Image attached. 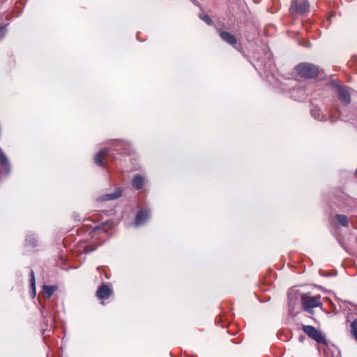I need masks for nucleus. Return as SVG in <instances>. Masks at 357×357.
Returning a JSON list of instances; mask_svg holds the SVG:
<instances>
[{
    "label": "nucleus",
    "instance_id": "0eeeda50",
    "mask_svg": "<svg viewBox=\"0 0 357 357\" xmlns=\"http://www.w3.org/2000/svg\"><path fill=\"white\" fill-rule=\"evenodd\" d=\"M149 218V213L146 210H141L139 211L135 218V225L139 226L146 222V220Z\"/></svg>",
    "mask_w": 357,
    "mask_h": 357
},
{
    "label": "nucleus",
    "instance_id": "6ab92c4d",
    "mask_svg": "<svg viewBox=\"0 0 357 357\" xmlns=\"http://www.w3.org/2000/svg\"><path fill=\"white\" fill-rule=\"evenodd\" d=\"M31 282L32 286L35 285V276L33 271L31 272Z\"/></svg>",
    "mask_w": 357,
    "mask_h": 357
},
{
    "label": "nucleus",
    "instance_id": "39448f33",
    "mask_svg": "<svg viewBox=\"0 0 357 357\" xmlns=\"http://www.w3.org/2000/svg\"><path fill=\"white\" fill-rule=\"evenodd\" d=\"M112 294V289L108 284H102L99 287L96 296L100 300H105L109 298Z\"/></svg>",
    "mask_w": 357,
    "mask_h": 357
},
{
    "label": "nucleus",
    "instance_id": "7ed1b4c3",
    "mask_svg": "<svg viewBox=\"0 0 357 357\" xmlns=\"http://www.w3.org/2000/svg\"><path fill=\"white\" fill-rule=\"evenodd\" d=\"M303 332L310 338L314 340L319 343H325L326 340L322 333L317 330L314 326L309 325H303L302 327Z\"/></svg>",
    "mask_w": 357,
    "mask_h": 357
},
{
    "label": "nucleus",
    "instance_id": "4468645a",
    "mask_svg": "<svg viewBox=\"0 0 357 357\" xmlns=\"http://www.w3.org/2000/svg\"><path fill=\"white\" fill-rule=\"evenodd\" d=\"M337 221L338 223L344 227H347L349 225L348 218L344 215H337L335 216Z\"/></svg>",
    "mask_w": 357,
    "mask_h": 357
},
{
    "label": "nucleus",
    "instance_id": "1a4fd4ad",
    "mask_svg": "<svg viewBox=\"0 0 357 357\" xmlns=\"http://www.w3.org/2000/svg\"><path fill=\"white\" fill-rule=\"evenodd\" d=\"M114 226L113 222L105 221L100 225L95 226L91 231V234H95L96 232L99 231H102L105 232L108 229H111Z\"/></svg>",
    "mask_w": 357,
    "mask_h": 357
},
{
    "label": "nucleus",
    "instance_id": "a211bd4d",
    "mask_svg": "<svg viewBox=\"0 0 357 357\" xmlns=\"http://www.w3.org/2000/svg\"><path fill=\"white\" fill-rule=\"evenodd\" d=\"M200 18L208 25H211L213 24V21L207 15H200Z\"/></svg>",
    "mask_w": 357,
    "mask_h": 357
},
{
    "label": "nucleus",
    "instance_id": "f03ea898",
    "mask_svg": "<svg viewBox=\"0 0 357 357\" xmlns=\"http://www.w3.org/2000/svg\"><path fill=\"white\" fill-rule=\"evenodd\" d=\"M295 70L298 75L305 78H314L319 72L317 66L309 63H300L296 66Z\"/></svg>",
    "mask_w": 357,
    "mask_h": 357
},
{
    "label": "nucleus",
    "instance_id": "2eb2a0df",
    "mask_svg": "<svg viewBox=\"0 0 357 357\" xmlns=\"http://www.w3.org/2000/svg\"><path fill=\"white\" fill-rule=\"evenodd\" d=\"M0 163L5 167V169L9 168V162L6 156V155L3 153L2 150L0 149Z\"/></svg>",
    "mask_w": 357,
    "mask_h": 357
},
{
    "label": "nucleus",
    "instance_id": "f8f14e48",
    "mask_svg": "<svg viewBox=\"0 0 357 357\" xmlns=\"http://www.w3.org/2000/svg\"><path fill=\"white\" fill-rule=\"evenodd\" d=\"M56 289V287H54V286H44L43 287V294H44V296L47 298H50L54 291Z\"/></svg>",
    "mask_w": 357,
    "mask_h": 357
},
{
    "label": "nucleus",
    "instance_id": "dca6fc26",
    "mask_svg": "<svg viewBox=\"0 0 357 357\" xmlns=\"http://www.w3.org/2000/svg\"><path fill=\"white\" fill-rule=\"evenodd\" d=\"M127 146V144L123 141H117L116 142V145L114 148V150L119 152V153H123V150L120 147H126Z\"/></svg>",
    "mask_w": 357,
    "mask_h": 357
},
{
    "label": "nucleus",
    "instance_id": "9b49d317",
    "mask_svg": "<svg viewBox=\"0 0 357 357\" xmlns=\"http://www.w3.org/2000/svg\"><path fill=\"white\" fill-rule=\"evenodd\" d=\"M132 186L137 189V190H139V189H141L142 187H143V185H144V178L139 175V174H137L134 176V178H132Z\"/></svg>",
    "mask_w": 357,
    "mask_h": 357
},
{
    "label": "nucleus",
    "instance_id": "f257e3e1",
    "mask_svg": "<svg viewBox=\"0 0 357 357\" xmlns=\"http://www.w3.org/2000/svg\"><path fill=\"white\" fill-rule=\"evenodd\" d=\"M301 302L304 311L312 314V310L319 307L321 305L319 296H312L310 293H307L301 296Z\"/></svg>",
    "mask_w": 357,
    "mask_h": 357
},
{
    "label": "nucleus",
    "instance_id": "423d86ee",
    "mask_svg": "<svg viewBox=\"0 0 357 357\" xmlns=\"http://www.w3.org/2000/svg\"><path fill=\"white\" fill-rule=\"evenodd\" d=\"M218 33L220 38L227 44L235 45L237 43L236 38L231 33L222 30H218Z\"/></svg>",
    "mask_w": 357,
    "mask_h": 357
},
{
    "label": "nucleus",
    "instance_id": "6e6552de",
    "mask_svg": "<svg viewBox=\"0 0 357 357\" xmlns=\"http://www.w3.org/2000/svg\"><path fill=\"white\" fill-rule=\"evenodd\" d=\"M338 98L344 104L347 105L350 102V95L345 88H340L338 89Z\"/></svg>",
    "mask_w": 357,
    "mask_h": 357
},
{
    "label": "nucleus",
    "instance_id": "9d476101",
    "mask_svg": "<svg viewBox=\"0 0 357 357\" xmlns=\"http://www.w3.org/2000/svg\"><path fill=\"white\" fill-rule=\"evenodd\" d=\"M108 155V150L103 149L100 151L95 156V162L99 166H105L104 160Z\"/></svg>",
    "mask_w": 357,
    "mask_h": 357
},
{
    "label": "nucleus",
    "instance_id": "f3484780",
    "mask_svg": "<svg viewBox=\"0 0 357 357\" xmlns=\"http://www.w3.org/2000/svg\"><path fill=\"white\" fill-rule=\"evenodd\" d=\"M351 333L356 340H357V319L351 324Z\"/></svg>",
    "mask_w": 357,
    "mask_h": 357
},
{
    "label": "nucleus",
    "instance_id": "20e7f679",
    "mask_svg": "<svg viewBox=\"0 0 357 357\" xmlns=\"http://www.w3.org/2000/svg\"><path fill=\"white\" fill-rule=\"evenodd\" d=\"M289 10L292 14L303 15L309 10V3L307 0H293Z\"/></svg>",
    "mask_w": 357,
    "mask_h": 357
},
{
    "label": "nucleus",
    "instance_id": "ddd939ff",
    "mask_svg": "<svg viewBox=\"0 0 357 357\" xmlns=\"http://www.w3.org/2000/svg\"><path fill=\"white\" fill-rule=\"evenodd\" d=\"M121 195V191L119 189L116 190L114 193L107 194L104 195L103 200H112L119 198Z\"/></svg>",
    "mask_w": 357,
    "mask_h": 357
}]
</instances>
